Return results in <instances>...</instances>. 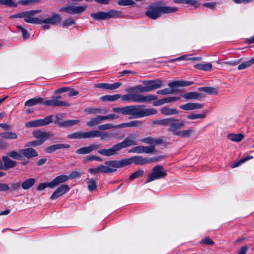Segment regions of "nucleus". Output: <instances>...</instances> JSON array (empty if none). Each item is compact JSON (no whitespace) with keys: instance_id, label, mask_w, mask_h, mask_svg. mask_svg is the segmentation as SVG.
<instances>
[{"instance_id":"13","label":"nucleus","mask_w":254,"mask_h":254,"mask_svg":"<svg viewBox=\"0 0 254 254\" xmlns=\"http://www.w3.org/2000/svg\"><path fill=\"white\" fill-rule=\"evenodd\" d=\"M171 120L172 121H170L168 131L176 135L177 133L179 132L178 130L184 127L185 124L183 122H180L178 119L171 118Z\"/></svg>"},{"instance_id":"8","label":"nucleus","mask_w":254,"mask_h":254,"mask_svg":"<svg viewBox=\"0 0 254 254\" xmlns=\"http://www.w3.org/2000/svg\"><path fill=\"white\" fill-rule=\"evenodd\" d=\"M167 175L166 171L162 165H157L152 169V172L146 180V183H149L155 180H159L164 178Z\"/></svg>"},{"instance_id":"5","label":"nucleus","mask_w":254,"mask_h":254,"mask_svg":"<svg viewBox=\"0 0 254 254\" xmlns=\"http://www.w3.org/2000/svg\"><path fill=\"white\" fill-rule=\"evenodd\" d=\"M41 12V10L25 11L12 15L9 18L11 19L23 18L24 21L26 23L39 24V18L34 17V16Z\"/></svg>"},{"instance_id":"48","label":"nucleus","mask_w":254,"mask_h":254,"mask_svg":"<svg viewBox=\"0 0 254 254\" xmlns=\"http://www.w3.org/2000/svg\"><path fill=\"white\" fill-rule=\"evenodd\" d=\"M100 123L101 122H100L99 118L98 116H97L95 118L91 119L87 123L86 125L88 127H91L96 126V125L100 124Z\"/></svg>"},{"instance_id":"17","label":"nucleus","mask_w":254,"mask_h":254,"mask_svg":"<svg viewBox=\"0 0 254 254\" xmlns=\"http://www.w3.org/2000/svg\"><path fill=\"white\" fill-rule=\"evenodd\" d=\"M100 148V146L97 144H91L88 146L81 147L77 149L75 151L78 154H87L93 152L94 150H97Z\"/></svg>"},{"instance_id":"56","label":"nucleus","mask_w":254,"mask_h":254,"mask_svg":"<svg viewBox=\"0 0 254 254\" xmlns=\"http://www.w3.org/2000/svg\"><path fill=\"white\" fill-rule=\"evenodd\" d=\"M17 28L19 30H20L22 32L23 37L24 39H28L29 37V34L27 31L23 27L20 25L17 26Z\"/></svg>"},{"instance_id":"19","label":"nucleus","mask_w":254,"mask_h":254,"mask_svg":"<svg viewBox=\"0 0 254 254\" xmlns=\"http://www.w3.org/2000/svg\"><path fill=\"white\" fill-rule=\"evenodd\" d=\"M24 105L27 107H32L37 105H44V99L41 97L36 96L26 101Z\"/></svg>"},{"instance_id":"50","label":"nucleus","mask_w":254,"mask_h":254,"mask_svg":"<svg viewBox=\"0 0 254 254\" xmlns=\"http://www.w3.org/2000/svg\"><path fill=\"white\" fill-rule=\"evenodd\" d=\"M47 187L53 188L51 182L49 183H42L39 184L36 189V190L37 191H41Z\"/></svg>"},{"instance_id":"18","label":"nucleus","mask_w":254,"mask_h":254,"mask_svg":"<svg viewBox=\"0 0 254 254\" xmlns=\"http://www.w3.org/2000/svg\"><path fill=\"white\" fill-rule=\"evenodd\" d=\"M19 152L22 154V156L23 155L27 159H30L33 157H37L38 155L37 151L31 147L21 149L19 150Z\"/></svg>"},{"instance_id":"25","label":"nucleus","mask_w":254,"mask_h":254,"mask_svg":"<svg viewBox=\"0 0 254 254\" xmlns=\"http://www.w3.org/2000/svg\"><path fill=\"white\" fill-rule=\"evenodd\" d=\"M160 113L166 116L178 115L179 112L176 108H170L167 106H164L160 109Z\"/></svg>"},{"instance_id":"51","label":"nucleus","mask_w":254,"mask_h":254,"mask_svg":"<svg viewBox=\"0 0 254 254\" xmlns=\"http://www.w3.org/2000/svg\"><path fill=\"white\" fill-rule=\"evenodd\" d=\"M25 127H41L39 120L38 119L27 122L25 124Z\"/></svg>"},{"instance_id":"14","label":"nucleus","mask_w":254,"mask_h":254,"mask_svg":"<svg viewBox=\"0 0 254 254\" xmlns=\"http://www.w3.org/2000/svg\"><path fill=\"white\" fill-rule=\"evenodd\" d=\"M61 20V17L58 14L55 12H52L51 17H49L44 19L39 18V24L42 23L50 24L51 25H56Z\"/></svg>"},{"instance_id":"44","label":"nucleus","mask_w":254,"mask_h":254,"mask_svg":"<svg viewBox=\"0 0 254 254\" xmlns=\"http://www.w3.org/2000/svg\"><path fill=\"white\" fill-rule=\"evenodd\" d=\"M84 138L98 137V130H93L84 132Z\"/></svg>"},{"instance_id":"41","label":"nucleus","mask_w":254,"mask_h":254,"mask_svg":"<svg viewBox=\"0 0 254 254\" xmlns=\"http://www.w3.org/2000/svg\"><path fill=\"white\" fill-rule=\"evenodd\" d=\"M7 155L14 159L22 160L23 157L21 153H19L16 151H9L7 153Z\"/></svg>"},{"instance_id":"10","label":"nucleus","mask_w":254,"mask_h":254,"mask_svg":"<svg viewBox=\"0 0 254 254\" xmlns=\"http://www.w3.org/2000/svg\"><path fill=\"white\" fill-rule=\"evenodd\" d=\"M87 7V5L75 6L69 5L61 7L59 9V11H64L70 15H74L75 14H81L86 10Z\"/></svg>"},{"instance_id":"57","label":"nucleus","mask_w":254,"mask_h":254,"mask_svg":"<svg viewBox=\"0 0 254 254\" xmlns=\"http://www.w3.org/2000/svg\"><path fill=\"white\" fill-rule=\"evenodd\" d=\"M122 83L120 82H115L113 84L108 83L107 89L113 90L119 88L121 85Z\"/></svg>"},{"instance_id":"21","label":"nucleus","mask_w":254,"mask_h":254,"mask_svg":"<svg viewBox=\"0 0 254 254\" xmlns=\"http://www.w3.org/2000/svg\"><path fill=\"white\" fill-rule=\"evenodd\" d=\"M70 145L68 144H56L51 145L45 149V151L47 153H52L54 151L61 149L69 148Z\"/></svg>"},{"instance_id":"55","label":"nucleus","mask_w":254,"mask_h":254,"mask_svg":"<svg viewBox=\"0 0 254 254\" xmlns=\"http://www.w3.org/2000/svg\"><path fill=\"white\" fill-rule=\"evenodd\" d=\"M158 111L153 108L144 109V116L156 115Z\"/></svg>"},{"instance_id":"59","label":"nucleus","mask_w":254,"mask_h":254,"mask_svg":"<svg viewBox=\"0 0 254 254\" xmlns=\"http://www.w3.org/2000/svg\"><path fill=\"white\" fill-rule=\"evenodd\" d=\"M74 23L75 22L72 18H68L63 21L62 26L63 27H68Z\"/></svg>"},{"instance_id":"35","label":"nucleus","mask_w":254,"mask_h":254,"mask_svg":"<svg viewBox=\"0 0 254 254\" xmlns=\"http://www.w3.org/2000/svg\"><path fill=\"white\" fill-rule=\"evenodd\" d=\"M121 94H117L113 95H107L101 97L100 99L102 101L114 102L120 98Z\"/></svg>"},{"instance_id":"9","label":"nucleus","mask_w":254,"mask_h":254,"mask_svg":"<svg viewBox=\"0 0 254 254\" xmlns=\"http://www.w3.org/2000/svg\"><path fill=\"white\" fill-rule=\"evenodd\" d=\"M117 168H123L134 163L136 165L143 164V158L141 156H134L129 158H124L121 160H115Z\"/></svg>"},{"instance_id":"26","label":"nucleus","mask_w":254,"mask_h":254,"mask_svg":"<svg viewBox=\"0 0 254 254\" xmlns=\"http://www.w3.org/2000/svg\"><path fill=\"white\" fill-rule=\"evenodd\" d=\"M116 135V133L111 131H102L98 130V137H99L101 140H108Z\"/></svg>"},{"instance_id":"24","label":"nucleus","mask_w":254,"mask_h":254,"mask_svg":"<svg viewBox=\"0 0 254 254\" xmlns=\"http://www.w3.org/2000/svg\"><path fill=\"white\" fill-rule=\"evenodd\" d=\"M4 163V169H9L15 167L17 165L15 161L11 160L8 156H3L2 157Z\"/></svg>"},{"instance_id":"47","label":"nucleus","mask_w":254,"mask_h":254,"mask_svg":"<svg viewBox=\"0 0 254 254\" xmlns=\"http://www.w3.org/2000/svg\"><path fill=\"white\" fill-rule=\"evenodd\" d=\"M117 4L121 6H133L135 3L132 0H119Z\"/></svg>"},{"instance_id":"39","label":"nucleus","mask_w":254,"mask_h":254,"mask_svg":"<svg viewBox=\"0 0 254 254\" xmlns=\"http://www.w3.org/2000/svg\"><path fill=\"white\" fill-rule=\"evenodd\" d=\"M171 118H166L161 120H156L153 121L155 125H162L164 126H169L170 121H171Z\"/></svg>"},{"instance_id":"37","label":"nucleus","mask_w":254,"mask_h":254,"mask_svg":"<svg viewBox=\"0 0 254 254\" xmlns=\"http://www.w3.org/2000/svg\"><path fill=\"white\" fill-rule=\"evenodd\" d=\"M198 90L203 91L210 95H215L218 92L217 90L215 88L210 86L200 87L198 88Z\"/></svg>"},{"instance_id":"43","label":"nucleus","mask_w":254,"mask_h":254,"mask_svg":"<svg viewBox=\"0 0 254 254\" xmlns=\"http://www.w3.org/2000/svg\"><path fill=\"white\" fill-rule=\"evenodd\" d=\"M254 64V58L241 63L238 67L239 70L245 69Z\"/></svg>"},{"instance_id":"7","label":"nucleus","mask_w":254,"mask_h":254,"mask_svg":"<svg viewBox=\"0 0 254 254\" xmlns=\"http://www.w3.org/2000/svg\"><path fill=\"white\" fill-rule=\"evenodd\" d=\"M90 16L96 20L100 21L112 18H120L123 16L121 11L110 9L107 11H100L96 13H92Z\"/></svg>"},{"instance_id":"31","label":"nucleus","mask_w":254,"mask_h":254,"mask_svg":"<svg viewBox=\"0 0 254 254\" xmlns=\"http://www.w3.org/2000/svg\"><path fill=\"white\" fill-rule=\"evenodd\" d=\"M163 142V140L160 138H153L151 137H147L144 138V143L149 144V145L156 146Z\"/></svg>"},{"instance_id":"53","label":"nucleus","mask_w":254,"mask_h":254,"mask_svg":"<svg viewBox=\"0 0 254 254\" xmlns=\"http://www.w3.org/2000/svg\"><path fill=\"white\" fill-rule=\"evenodd\" d=\"M175 92V90L173 89L167 88L162 90H158L157 92L158 94H161L163 95L172 94Z\"/></svg>"},{"instance_id":"45","label":"nucleus","mask_w":254,"mask_h":254,"mask_svg":"<svg viewBox=\"0 0 254 254\" xmlns=\"http://www.w3.org/2000/svg\"><path fill=\"white\" fill-rule=\"evenodd\" d=\"M187 118L189 120H196L197 119H204L206 118V115L205 114L191 113L188 115Z\"/></svg>"},{"instance_id":"29","label":"nucleus","mask_w":254,"mask_h":254,"mask_svg":"<svg viewBox=\"0 0 254 254\" xmlns=\"http://www.w3.org/2000/svg\"><path fill=\"white\" fill-rule=\"evenodd\" d=\"M194 133V130L192 127H189L188 129L179 130L177 133V136H180L183 138H189Z\"/></svg>"},{"instance_id":"11","label":"nucleus","mask_w":254,"mask_h":254,"mask_svg":"<svg viewBox=\"0 0 254 254\" xmlns=\"http://www.w3.org/2000/svg\"><path fill=\"white\" fill-rule=\"evenodd\" d=\"M162 86V83L160 80H144V92H151Z\"/></svg>"},{"instance_id":"38","label":"nucleus","mask_w":254,"mask_h":254,"mask_svg":"<svg viewBox=\"0 0 254 254\" xmlns=\"http://www.w3.org/2000/svg\"><path fill=\"white\" fill-rule=\"evenodd\" d=\"M139 125H140V123L139 122L135 121L121 124L117 125V127L118 128L123 127H138Z\"/></svg>"},{"instance_id":"49","label":"nucleus","mask_w":254,"mask_h":254,"mask_svg":"<svg viewBox=\"0 0 254 254\" xmlns=\"http://www.w3.org/2000/svg\"><path fill=\"white\" fill-rule=\"evenodd\" d=\"M0 4L12 7H16L17 6V3L12 0H0Z\"/></svg>"},{"instance_id":"60","label":"nucleus","mask_w":254,"mask_h":254,"mask_svg":"<svg viewBox=\"0 0 254 254\" xmlns=\"http://www.w3.org/2000/svg\"><path fill=\"white\" fill-rule=\"evenodd\" d=\"M42 142L39 141L38 140H33L29 142H28L26 144L25 146L30 147V146H37L42 145Z\"/></svg>"},{"instance_id":"64","label":"nucleus","mask_w":254,"mask_h":254,"mask_svg":"<svg viewBox=\"0 0 254 254\" xmlns=\"http://www.w3.org/2000/svg\"><path fill=\"white\" fill-rule=\"evenodd\" d=\"M201 243L209 245H213L214 242L208 237H206L201 241Z\"/></svg>"},{"instance_id":"58","label":"nucleus","mask_w":254,"mask_h":254,"mask_svg":"<svg viewBox=\"0 0 254 254\" xmlns=\"http://www.w3.org/2000/svg\"><path fill=\"white\" fill-rule=\"evenodd\" d=\"M180 99H181L180 97H176V96L168 97L164 98L165 104L170 103V102H174L180 100Z\"/></svg>"},{"instance_id":"4","label":"nucleus","mask_w":254,"mask_h":254,"mask_svg":"<svg viewBox=\"0 0 254 254\" xmlns=\"http://www.w3.org/2000/svg\"><path fill=\"white\" fill-rule=\"evenodd\" d=\"M113 111L115 113H121L124 115H129V119H136L143 117V106L131 105L123 107H115Z\"/></svg>"},{"instance_id":"61","label":"nucleus","mask_w":254,"mask_h":254,"mask_svg":"<svg viewBox=\"0 0 254 254\" xmlns=\"http://www.w3.org/2000/svg\"><path fill=\"white\" fill-rule=\"evenodd\" d=\"M158 99L157 96L153 95L144 96V102L154 101Z\"/></svg>"},{"instance_id":"2","label":"nucleus","mask_w":254,"mask_h":254,"mask_svg":"<svg viewBox=\"0 0 254 254\" xmlns=\"http://www.w3.org/2000/svg\"><path fill=\"white\" fill-rule=\"evenodd\" d=\"M137 143L132 137H127L124 141L114 145L109 149H102L98 150V153L105 156H111L116 155L122 148H127L132 145H135Z\"/></svg>"},{"instance_id":"28","label":"nucleus","mask_w":254,"mask_h":254,"mask_svg":"<svg viewBox=\"0 0 254 254\" xmlns=\"http://www.w3.org/2000/svg\"><path fill=\"white\" fill-rule=\"evenodd\" d=\"M84 111L88 114H105L108 112V110L106 108H87L84 110Z\"/></svg>"},{"instance_id":"34","label":"nucleus","mask_w":254,"mask_h":254,"mask_svg":"<svg viewBox=\"0 0 254 254\" xmlns=\"http://www.w3.org/2000/svg\"><path fill=\"white\" fill-rule=\"evenodd\" d=\"M79 120H69L63 121L60 124V127H69L80 123Z\"/></svg>"},{"instance_id":"46","label":"nucleus","mask_w":254,"mask_h":254,"mask_svg":"<svg viewBox=\"0 0 254 254\" xmlns=\"http://www.w3.org/2000/svg\"><path fill=\"white\" fill-rule=\"evenodd\" d=\"M163 158V156L161 155L151 158L144 157V164H149L153 162H158Z\"/></svg>"},{"instance_id":"20","label":"nucleus","mask_w":254,"mask_h":254,"mask_svg":"<svg viewBox=\"0 0 254 254\" xmlns=\"http://www.w3.org/2000/svg\"><path fill=\"white\" fill-rule=\"evenodd\" d=\"M180 108L183 110H193L198 109H201L203 107V105L198 103H188L184 105L180 106Z\"/></svg>"},{"instance_id":"63","label":"nucleus","mask_w":254,"mask_h":254,"mask_svg":"<svg viewBox=\"0 0 254 254\" xmlns=\"http://www.w3.org/2000/svg\"><path fill=\"white\" fill-rule=\"evenodd\" d=\"M143 152V146H139L134 147L128 151V152L141 153Z\"/></svg>"},{"instance_id":"33","label":"nucleus","mask_w":254,"mask_h":254,"mask_svg":"<svg viewBox=\"0 0 254 254\" xmlns=\"http://www.w3.org/2000/svg\"><path fill=\"white\" fill-rule=\"evenodd\" d=\"M244 136L242 133H229L227 135V138L234 142H240L243 140Z\"/></svg>"},{"instance_id":"30","label":"nucleus","mask_w":254,"mask_h":254,"mask_svg":"<svg viewBox=\"0 0 254 254\" xmlns=\"http://www.w3.org/2000/svg\"><path fill=\"white\" fill-rule=\"evenodd\" d=\"M85 182L87 184L88 189L90 191L95 190L97 187V179L94 178H87L85 179Z\"/></svg>"},{"instance_id":"3","label":"nucleus","mask_w":254,"mask_h":254,"mask_svg":"<svg viewBox=\"0 0 254 254\" xmlns=\"http://www.w3.org/2000/svg\"><path fill=\"white\" fill-rule=\"evenodd\" d=\"M126 91L128 93L121 95L120 98L122 100L136 103L143 102V87L141 85L128 87L126 89Z\"/></svg>"},{"instance_id":"12","label":"nucleus","mask_w":254,"mask_h":254,"mask_svg":"<svg viewBox=\"0 0 254 254\" xmlns=\"http://www.w3.org/2000/svg\"><path fill=\"white\" fill-rule=\"evenodd\" d=\"M61 96H57L52 98L50 100H45L44 105L47 106L59 107V106H69L70 104L65 101H60Z\"/></svg>"},{"instance_id":"52","label":"nucleus","mask_w":254,"mask_h":254,"mask_svg":"<svg viewBox=\"0 0 254 254\" xmlns=\"http://www.w3.org/2000/svg\"><path fill=\"white\" fill-rule=\"evenodd\" d=\"M142 175L143 171L141 170H138L129 176V180L132 181L134 180L135 179L142 177Z\"/></svg>"},{"instance_id":"16","label":"nucleus","mask_w":254,"mask_h":254,"mask_svg":"<svg viewBox=\"0 0 254 254\" xmlns=\"http://www.w3.org/2000/svg\"><path fill=\"white\" fill-rule=\"evenodd\" d=\"M69 187L67 185H62L57 188L50 196V199L55 200L64 194L69 190Z\"/></svg>"},{"instance_id":"6","label":"nucleus","mask_w":254,"mask_h":254,"mask_svg":"<svg viewBox=\"0 0 254 254\" xmlns=\"http://www.w3.org/2000/svg\"><path fill=\"white\" fill-rule=\"evenodd\" d=\"M117 171L115 160L107 161L105 162V165H100L96 168H89L88 172L92 175L99 173L109 174Z\"/></svg>"},{"instance_id":"62","label":"nucleus","mask_w":254,"mask_h":254,"mask_svg":"<svg viewBox=\"0 0 254 254\" xmlns=\"http://www.w3.org/2000/svg\"><path fill=\"white\" fill-rule=\"evenodd\" d=\"M155 146L149 145V146H144V153H151L155 151Z\"/></svg>"},{"instance_id":"32","label":"nucleus","mask_w":254,"mask_h":254,"mask_svg":"<svg viewBox=\"0 0 254 254\" xmlns=\"http://www.w3.org/2000/svg\"><path fill=\"white\" fill-rule=\"evenodd\" d=\"M36 180L34 178H29L25 180L21 184V187L24 190L30 189L35 183Z\"/></svg>"},{"instance_id":"40","label":"nucleus","mask_w":254,"mask_h":254,"mask_svg":"<svg viewBox=\"0 0 254 254\" xmlns=\"http://www.w3.org/2000/svg\"><path fill=\"white\" fill-rule=\"evenodd\" d=\"M67 138L68 139H82L84 138V132L77 131L75 132L67 135Z\"/></svg>"},{"instance_id":"42","label":"nucleus","mask_w":254,"mask_h":254,"mask_svg":"<svg viewBox=\"0 0 254 254\" xmlns=\"http://www.w3.org/2000/svg\"><path fill=\"white\" fill-rule=\"evenodd\" d=\"M53 115H49L46 116L44 119H39L41 127L48 125L52 123L53 120Z\"/></svg>"},{"instance_id":"22","label":"nucleus","mask_w":254,"mask_h":254,"mask_svg":"<svg viewBox=\"0 0 254 254\" xmlns=\"http://www.w3.org/2000/svg\"><path fill=\"white\" fill-rule=\"evenodd\" d=\"M193 82L190 81H174L169 82L168 86L171 88H175L178 87L188 86L193 84Z\"/></svg>"},{"instance_id":"15","label":"nucleus","mask_w":254,"mask_h":254,"mask_svg":"<svg viewBox=\"0 0 254 254\" xmlns=\"http://www.w3.org/2000/svg\"><path fill=\"white\" fill-rule=\"evenodd\" d=\"M32 135L35 138L42 142V144L52 136L49 132L39 130L33 131Z\"/></svg>"},{"instance_id":"1","label":"nucleus","mask_w":254,"mask_h":254,"mask_svg":"<svg viewBox=\"0 0 254 254\" xmlns=\"http://www.w3.org/2000/svg\"><path fill=\"white\" fill-rule=\"evenodd\" d=\"M146 8V15L152 19H157L161 17L162 14L173 13L178 9L176 7L161 6L159 2L152 3Z\"/></svg>"},{"instance_id":"27","label":"nucleus","mask_w":254,"mask_h":254,"mask_svg":"<svg viewBox=\"0 0 254 254\" xmlns=\"http://www.w3.org/2000/svg\"><path fill=\"white\" fill-rule=\"evenodd\" d=\"M181 96L188 100L191 99H200L202 98V94L196 92H190L181 94Z\"/></svg>"},{"instance_id":"54","label":"nucleus","mask_w":254,"mask_h":254,"mask_svg":"<svg viewBox=\"0 0 254 254\" xmlns=\"http://www.w3.org/2000/svg\"><path fill=\"white\" fill-rule=\"evenodd\" d=\"M113 128H118L117 126H114L111 124H106L102 125L99 126L98 128L100 130H106Z\"/></svg>"},{"instance_id":"23","label":"nucleus","mask_w":254,"mask_h":254,"mask_svg":"<svg viewBox=\"0 0 254 254\" xmlns=\"http://www.w3.org/2000/svg\"><path fill=\"white\" fill-rule=\"evenodd\" d=\"M70 179V177L65 175H60L56 177L52 181H51L53 188H55L59 184L64 183Z\"/></svg>"},{"instance_id":"36","label":"nucleus","mask_w":254,"mask_h":254,"mask_svg":"<svg viewBox=\"0 0 254 254\" xmlns=\"http://www.w3.org/2000/svg\"><path fill=\"white\" fill-rule=\"evenodd\" d=\"M0 136L1 138L8 139H15L17 138V134L12 131H4L0 132Z\"/></svg>"}]
</instances>
